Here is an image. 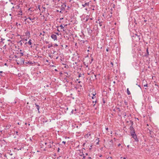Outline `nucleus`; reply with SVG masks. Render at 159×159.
<instances>
[{
	"label": "nucleus",
	"mask_w": 159,
	"mask_h": 159,
	"mask_svg": "<svg viewBox=\"0 0 159 159\" xmlns=\"http://www.w3.org/2000/svg\"><path fill=\"white\" fill-rule=\"evenodd\" d=\"M130 122H131L132 124V125L133 123V122L131 120L130 121ZM129 129L130 130V134L131 135L135 134L134 129L133 127L132 126V125H131L130 126Z\"/></svg>",
	"instance_id": "1"
},
{
	"label": "nucleus",
	"mask_w": 159,
	"mask_h": 159,
	"mask_svg": "<svg viewBox=\"0 0 159 159\" xmlns=\"http://www.w3.org/2000/svg\"><path fill=\"white\" fill-rule=\"evenodd\" d=\"M91 135L92 133L90 132H89L85 136V138H89V140H90L92 139Z\"/></svg>",
	"instance_id": "2"
},
{
	"label": "nucleus",
	"mask_w": 159,
	"mask_h": 159,
	"mask_svg": "<svg viewBox=\"0 0 159 159\" xmlns=\"http://www.w3.org/2000/svg\"><path fill=\"white\" fill-rule=\"evenodd\" d=\"M131 136H132V138L134 139L135 140V141H136L137 142H139V139L137 138V135L135 134L133 135H131Z\"/></svg>",
	"instance_id": "3"
},
{
	"label": "nucleus",
	"mask_w": 159,
	"mask_h": 159,
	"mask_svg": "<svg viewBox=\"0 0 159 159\" xmlns=\"http://www.w3.org/2000/svg\"><path fill=\"white\" fill-rule=\"evenodd\" d=\"M99 139L98 138H97L94 141V144H95L96 145H99Z\"/></svg>",
	"instance_id": "4"
},
{
	"label": "nucleus",
	"mask_w": 159,
	"mask_h": 159,
	"mask_svg": "<svg viewBox=\"0 0 159 159\" xmlns=\"http://www.w3.org/2000/svg\"><path fill=\"white\" fill-rule=\"evenodd\" d=\"M51 38L54 40H57V36L56 35L54 34H52L51 35Z\"/></svg>",
	"instance_id": "5"
},
{
	"label": "nucleus",
	"mask_w": 159,
	"mask_h": 159,
	"mask_svg": "<svg viewBox=\"0 0 159 159\" xmlns=\"http://www.w3.org/2000/svg\"><path fill=\"white\" fill-rule=\"evenodd\" d=\"M66 7V3H63L61 5V9L62 10H64L65 9Z\"/></svg>",
	"instance_id": "6"
},
{
	"label": "nucleus",
	"mask_w": 159,
	"mask_h": 159,
	"mask_svg": "<svg viewBox=\"0 0 159 159\" xmlns=\"http://www.w3.org/2000/svg\"><path fill=\"white\" fill-rule=\"evenodd\" d=\"M135 38L137 40L139 41L140 39V36L136 34H135Z\"/></svg>",
	"instance_id": "7"
},
{
	"label": "nucleus",
	"mask_w": 159,
	"mask_h": 159,
	"mask_svg": "<svg viewBox=\"0 0 159 159\" xmlns=\"http://www.w3.org/2000/svg\"><path fill=\"white\" fill-rule=\"evenodd\" d=\"M84 65L86 66V67H88L89 64V62L84 61Z\"/></svg>",
	"instance_id": "8"
},
{
	"label": "nucleus",
	"mask_w": 159,
	"mask_h": 159,
	"mask_svg": "<svg viewBox=\"0 0 159 159\" xmlns=\"http://www.w3.org/2000/svg\"><path fill=\"white\" fill-rule=\"evenodd\" d=\"M35 106L36 107V108L38 110V112L39 113H40V112L39 111V108H40V107L39 106V105H38V104H37L35 103Z\"/></svg>",
	"instance_id": "9"
},
{
	"label": "nucleus",
	"mask_w": 159,
	"mask_h": 159,
	"mask_svg": "<svg viewBox=\"0 0 159 159\" xmlns=\"http://www.w3.org/2000/svg\"><path fill=\"white\" fill-rule=\"evenodd\" d=\"M87 30H88V33L89 34H92L93 31L90 28H87Z\"/></svg>",
	"instance_id": "10"
},
{
	"label": "nucleus",
	"mask_w": 159,
	"mask_h": 159,
	"mask_svg": "<svg viewBox=\"0 0 159 159\" xmlns=\"http://www.w3.org/2000/svg\"><path fill=\"white\" fill-rule=\"evenodd\" d=\"M83 19L84 20L85 19L86 21H87L89 19V16L87 15Z\"/></svg>",
	"instance_id": "11"
},
{
	"label": "nucleus",
	"mask_w": 159,
	"mask_h": 159,
	"mask_svg": "<svg viewBox=\"0 0 159 159\" xmlns=\"http://www.w3.org/2000/svg\"><path fill=\"white\" fill-rule=\"evenodd\" d=\"M0 73H2V74L0 75L2 76H4L5 75H6L5 73H3L2 71H0Z\"/></svg>",
	"instance_id": "12"
},
{
	"label": "nucleus",
	"mask_w": 159,
	"mask_h": 159,
	"mask_svg": "<svg viewBox=\"0 0 159 159\" xmlns=\"http://www.w3.org/2000/svg\"><path fill=\"white\" fill-rule=\"evenodd\" d=\"M88 60H89V64H90L93 61V58L92 57L91 61H90V59L89 58Z\"/></svg>",
	"instance_id": "13"
},
{
	"label": "nucleus",
	"mask_w": 159,
	"mask_h": 159,
	"mask_svg": "<svg viewBox=\"0 0 159 159\" xmlns=\"http://www.w3.org/2000/svg\"><path fill=\"white\" fill-rule=\"evenodd\" d=\"M31 150V152H33V153H35V152H40V151L38 150Z\"/></svg>",
	"instance_id": "14"
},
{
	"label": "nucleus",
	"mask_w": 159,
	"mask_h": 159,
	"mask_svg": "<svg viewBox=\"0 0 159 159\" xmlns=\"http://www.w3.org/2000/svg\"><path fill=\"white\" fill-rule=\"evenodd\" d=\"M11 126V125L10 124H8L7 125L6 127L7 129H9L10 128Z\"/></svg>",
	"instance_id": "15"
},
{
	"label": "nucleus",
	"mask_w": 159,
	"mask_h": 159,
	"mask_svg": "<svg viewBox=\"0 0 159 159\" xmlns=\"http://www.w3.org/2000/svg\"><path fill=\"white\" fill-rule=\"evenodd\" d=\"M89 2L85 3L84 4H83L82 6L83 7H84L86 6H89Z\"/></svg>",
	"instance_id": "16"
},
{
	"label": "nucleus",
	"mask_w": 159,
	"mask_h": 159,
	"mask_svg": "<svg viewBox=\"0 0 159 159\" xmlns=\"http://www.w3.org/2000/svg\"><path fill=\"white\" fill-rule=\"evenodd\" d=\"M25 34L26 36H30V33L29 32L27 31L25 33Z\"/></svg>",
	"instance_id": "17"
},
{
	"label": "nucleus",
	"mask_w": 159,
	"mask_h": 159,
	"mask_svg": "<svg viewBox=\"0 0 159 159\" xmlns=\"http://www.w3.org/2000/svg\"><path fill=\"white\" fill-rule=\"evenodd\" d=\"M79 155L81 156H83V158L82 159H84L85 158V156H84V154L82 152V153H81Z\"/></svg>",
	"instance_id": "18"
},
{
	"label": "nucleus",
	"mask_w": 159,
	"mask_h": 159,
	"mask_svg": "<svg viewBox=\"0 0 159 159\" xmlns=\"http://www.w3.org/2000/svg\"><path fill=\"white\" fill-rule=\"evenodd\" d=\"M20 54L21 55L20 57H21V56H22L24 55L23 52H22V50H20Z\"/></svg>",
	"instance_id": "19"
},
{
	"label": "nucleus",
	"mask_w": 159,
	"mask_h": 159,
	"mask_svg": "<svg viewBox=\"0 0 159 159\" xmlns=\"http://www.w3.org/2000/svg\"><path fill=\"white\" fill-rule=\"evenodd\" d=\"M127 92L128 95H129L131 93L129 90V89L127 88Z\"/></svg>",
	"instance_id": "20"
},
{
	"label": "nucleus",
	"mask_w": 159,
	"mask_h": 159,
	"mask_svg": "<svg viewBox=\"0 0 159 159\" xmlns=\"http://www.w3.org/2000/svg\"><path fill=\"white\" fill-rule=\"evenodd\" d=\"M28 43L29 44V45H31L32 44V43H31V39H30L28 42Z\"/></svg>",
	"instance_id": "21"
},
{
	"label": "nucleus",
	"mask_w": 159,
	"mask_h": 159,
	"mask_svg": "<svg viewBox=\"0 0 159 159\" xmlns=\"http://www.w3.org/2000/svg\"><path fill=\"white\" fill-rule=\"evenodd\" d=\"M76 111V109H75V110H72L71 112L72 114H75L76 113V112H75Z\"/></svg>",
	"instance_id": "22"
},
{
	"label": "nucleus",
	"mask_w": 159,
	"mask_h": 159,
	"mask_svg": "<svg viewBox=\"0 0 159 159\" xmlns=\"http://www.w3.org/2000/svg\"><path fill=\"white\" fill-rule=\"evenodd\" d=\"M28 19H29L30 20H31V21H32V20H34L35 19V18H31L30 17H28Z\"/></svg>",
	"instance_id": "23"
},
{
	"label": "nucleus",
	"mask_w": 159,
	"mask_h": 159,
	"mask_svg": "<svg viewBox=\"0 0 159 159\" xmlns=\"http://www.w3.org/2000/svg\"><path fill=\"white\" fill-rule=\"evenodd\" d=\"M111 14L109 15V17L111 18L112 16V13L111 12H110Z\"/></svg>",
	"instance_id": "24"
},
{
	"label": "nucleus",
	"mask_w": 159,
	"mask_h": 159,
	"mask_svg": "<svg viewBox=\"0 0 159 159\" xmlns=\"http://www.w3.org/2000/svg\"><path fill=\"white\" fill-rule=\"evenodd\" d=\"M52 46V44H51V45L49 44L48 45V48H51Z\"/></svg>",
	"instance_id": "25"
},
{
	"label": "nucleus",
	"mask_w": 159,
	"mask_h": 159,
	"mask_svg": "<svg viewBox=\"0 0 159 159\" xmlns=\"http://www.w3.org/2000/svg\"><path fill=\"white\" fill-rule=\"evenodd\" d=\"M60 27L61 28V29H64V27L62 26V25H61L60 26Z\"/></svg>",
	"instance_id": "26"
},
{
	"label": "nucleus",
	"mask_w": 159,
	"mask_h": 159,
	"mask_svg": "<svg viewBox=\"0 0 159 159\" xmlns=\"http://www.w3.org/2000/svg\"><path fill=\"white\" fill-rule=\"evenodd\" d=\"M81 42H82V43H85V42H87V40L84 41L83 40H81Z\"/></svg>",
	"instance_id": "27"
},
{
	"label": "nucleus",
	"mask_w": 159,
	"mask_h": 159,
	"mask_svg": "<svg viewBox=\"0 0 159 159\" xmlns=\"http://www.w3.org/2000/svg\"><path fill=\"white\" fill-rule=\"evenodd\" d=\"M43 34H42V33H40V34L39 35V36H41V35H42V34H43V36H44V33H45V32H44V31H43Z\"/></svg>",
	"instance_id": "28"
},
{
	"label": "nucleus",
	"mask_w": 159,
	"mask_h": 159,
	"mask_svg": "<svg viewBox=\"0 0 159 159\" xmlns=\"http://www.w3.org/2000/svg\"><path fill=\"white\" fill-rule=\"evenodd\" d=\"M31 8H29V9L28 10H29V11H31V12H32L33 11H34V10H31Z\"/></svg>",
	"instance_id": "29"
},
{
	"label": "nucleus",
	"mask_w": 159,
	"mask_h": 159,
	"mask_svg": "<svg viewBox=\"0 0 159 159\" xmlns=\"http://www.w3.org/2000/svg\"><path fill=\"white\" fill-rule=\"evenodd\" d=\"M102 22H99V24L100 26H101L102 25Z\"/></svg>",
	"instance_id": "30"
},
{
	"label": "nucleus",
	"mask_w": 159,
	"mask_h": 159,
	"mask_svg": "<svg viewBox=\"0 0 159 159\" xmlns=\"http://www.w3.org/2000/svg\"><path fill=\"white\" fill-rule=\"evenodd\" d=\"M18 43H20V45L21 46L22 45V43L21 42V41H19L18 42Z\"/></svg>",
	"instance_id": "31"
},
{
	"label": "nucleus",
	"mask_w": 159,
	"mask_h": 159,
	"mask_svg": "<svg viewBox=\"0 0 159 159\" xmlns=\"http://www.w3.org/2000/svg\"><path fill=\"white\" fill-rule=\"evenodd\" d=\"M53 45L54 47H57L58 46V45L56 43L54 44Z\"/></svg>",
	"instance_id": "32"
},
{
	"label": "nucleus",
	"mask_w": 159,
	"mask_h": 159,
	"mask_svg": "<svg viewBox=\"0 0 159 159\" xmlns=\"http://www.w3.org/2000/svg\"><path fill=\"white\" fill-rule=\"evenodd\" d=\"M49 57L51 58H52V56L51 54H49Z\"/></svg>",
	"instance_id": "33"
},
{
	"label": "nucleus",
	"mask_w": 159,
	"mask_h": 159,
	"mask_svg": "<svg viewBox=\"0 0 159 159\" xmlns=\"http://www.w3.org/2000/svg\"><path fill=\"white\" fill-rule=\"evenodd\" d=\"M144 87H148V84H144Z\"/></svg>",
	"instance_id": "34"
},
{
	"label": "nucleus",
	"mask_w": 159,
	"mask_h": 159,
	"mask_svg": "<svg viewBox=\"0 0 159 159\" xmlns=\"http://www.w3.org/2000/svg\"><path fill=\"white\" fill-rule=\"evenodd\" d=\"M124 103L125 105H127V102L126 101H124Z\"/></svg>",
	"instance_id": "35"
},
{
	"label": "nucleus",
	"mask_w": 159,
	"mask_h": 159,
	"mask_svg": "<svg viewBox=\"0 0 159 159\" xmlns=\"http://www.w3.org/2000/svg\"><path fill=\"white\" fill-rule=\"evenodd\" d=\"M38 8L39 9V11H41L40 8V5L38 6Z\"/></svg>",
	"instance_id": "36"
},
{
	"label": "nucleus",
	"mask_w": 159,
	"mask_h": 159,
	"mask_svg": "<svg viewBox=\"0 0 159 159\" xmlns=\"http://www.w3.org/2000/svg\"><path fill=\"white\" fill-rule=\"evenodd\" d=\"M111 65L112 66H113V63L112 62H111Z\"/></svg>",
	"instance_id": "37"
},
{
	"label": "nucleus",
	"mask_w": 159,
	"mask_h": 159,
	"mask_svg": "<svg viewBox=\"0 0 159 159\" xmlns=\"http://www.w3.org/2000/svg\"><path fill=\"white\" fill-rule=\"evenodd\" d=\"M109 48H107L106 49V51H107V52H108V51H109Z\"/></svg>",
	"instance_id": "38"
},
{
	"label": "nucleus",
	"mask_w": 159,
	"mask_h": 159,
	"mask_svg": "<svg viewBox=\"0 0 159 159\" xmlns=\"http://www.w3.org/2000/svg\"><path fill=\"white\" fill-rule=\"evenodd\" d=\"M109 158H110L111 159H112V157H108V158H107V159H108Z\"/></svg>",
	"instance_id": "39"
},
{
	"label": "nucleus",
	"mask_w": 159,
	"mask_h": 159,
	"mask_svg": "<svg viewBox=\"0 0 159 159\" xmlns=\"http://www.w3.org/2000/svg\"><path fill=\"white\" fill-rule=\"evenodd\" d=\"M105 129L107 130H108V127H106Z\"/></svg>",
	"instance_id": "40"
},
{
	"label": "nucleus",
	"mask_w": 159,
	"mask_h": 159,
	"mask_svg": "<svg viewBox=\"0 0 159 159\" xmlns=\"http://www.w3.org/2000/svg\"><path fill=\"white\" fill-rule=\"evenodd\" d=\"M4 39H3L2 38L1 39V42H2L3 40H4Z\"/></svg>",
	"instance_id": "41"
},
{
	"label": "nucleus",
	"mask_w": 159,
	"mask_h": 159,
	"mask_svg": "<svg viewBox=\"0 0 159 159\" xmlns=\"http://www.w3.org/2000/svg\"><path fill=\"white\" fill-rule=\"evenodd\" d=\"M28 63H29V64H32V62L30 61H28Z\"/></svg>",
	"instance_id": "42"
},
{
	"label": "nucleus",
	"mask_w": 159,
	"mask_h": 159,
	"mask_svg": "<svg viewBox=\"0 0 159 159\" xmlns=\"http://www.w3.org/2000/svg\"><path fill=\"white\" fill-rule=\"evenodd\" d=\"M16 134L17 135H18V132L17 131H16Z\"/></svg>",
	"instance_id": "43"
},
{
	"label": "nucleus",
	"mask_w": 159,
	"mask_h": 159,
	"mask_svg": "<svg viewBox=\"0 0 159 159\" xmlns=\"http://www.w3.org/2000/svg\"><path fill=\"white\" fill-rule=\"evenodd\" d=\"M42 8H43V9H44V11H45V7H42Z\"/></svg>",
	"instance_id": "44"
},
{
	"label": "nucleus",
	"mask_w": 159,
	"mask_h": 159,
	"mask_svg": "<svg viewBox=\"0 0 159 159\" xmlns=\"http://www.w3.org/2000/svg\"><path fill=\"white\" fill-rule=\"evenodd\" d=\"M28 19V18H26L25 19V21H26V20Z\"/></svg>",
	"instance_id": "45"
},
{
	"label": "nucleus",
	"mask_w": 159,
	"mask_h": 159,
	"mask_svg": "<svg viewBox=\"0 0 159 159\" xmlns=\"http://www.w3.org/2000/svg\"><path fill=\"white\" fill-rule=\"evenodd\" d=\"M120 146V143L118 144V146Z\"/></svg>",
	"instance_id": "46"
},
{
	"label": "nucleus",
	"mask_w": 159,
	"mask_h": 159,
	"mask_svg": "<svg viewBox=\"0 0 159 159\" xmlns=\"http://www.w3.org/2000/svg\"><path fill=\"white\" fill-rule=\"evenodd\" d=\"M46 61L47 62H48V60H46Z\"/></svg>",
	"instance_id": "47"
},
{
	"label": "nucleus",
	"mask_w": 159,
	"mask_h": 159,
	"mask_svg": "<svg viewBox=\"0 0 159 159\" xmlns=\"http://www.w3.org/2000/svg\"><path fill=\"white\" fill-rule=\"evenodd\" d=\"M62 143H64V144H65L66 143V142H65V141H63L62 142Z\"/></svg>",
	"instance_id": "48"
},
{
	"label": "nucleus",
	"mask_w": 159,
	"mask_h": 159,
	"mask_svg": "<svg viewBox=\"0 0 159 159\" xmlns=\"http://www.w3.org/2000/svg\"><path fill=\"white\" fill-rule=\"evenodd\" d=\"M147 53H148V49H147Z\"/></svg>",
	"instance_id": "49"
},
{
	"label": "nucleus",
	"mask_w": 159,
	"mask_h": 159,
	"mask_svg": "<svg viewBox=\"0 0 159 159\" xmlns=\"http://www.w3.org/2000/svg\"><path fill=\"white\" fill-rule=\"evenodd\" d=\"M112 10H112V8H111V12H112Z\"/></svg>",
	"instance_id": "50"
},
{
	"label": "nucleus",
	"mask_w": 159,
	"mask_h": 159,
	"mask_svg": "<svg viewBox=\"0 0 159 159\" xmlns=\"http://www.w3.org/2000/svg\"><path fill=\"white\" fill-rule=\"evenodd\" d=\"M113 7L114 8L115 7V4H113Z\"/></svg>",
	"instance_id": "51"
},
{
	"label": "nucleus",
	"mask_w": 159,
	"mask_h": 159,
	"mask_svg": "<svg viewBox=\"0 0 159 159\" xmlns=\"http://www.w3.org/2000/svg\"><path fill=\"white\" fill-rule=\"evenodd\" d=\"M92 145L90 146V147L89 148V149H91V148H92Z\"/></svg>",
	"instance_id": "52"
},
{
	"label": "nucleus",
	"mask_w": 159,
	"mask_h": 159,
	"mask_svg": "<svg viewBox=\"0 0 159 159\" xmlns=\"http://www.w3.org/2000/svg\"><path fill=\"white\" fill-rule=\"evenodd\" d=\"M89 20H93V18H89Z\"/></svg>",
	"instance_id": "53"
},
{
	"label": "nucleus",
	"mask_w": 159,
	"mask_h": 159,
	"mask_svg": "<svg viewBox=\"0 0 159 159\" xmlns=\"http://www.w3.org/2000/svg\"><path fill=\"white\" fill-rule=\"evenodd\" d=\"M63 19V18H60V20H62V19Z\"/></svg>",
	"instance_id": "54"
},
{
	"label": "nucleus",
	"mask_w": 159,
	"mask_h": 159,
	"mask_svg": "<svg viewBox=\"0 0 159 159\" xmlns=\"http://www.w3.org/2000/svg\"><path fill=\"white\" fill-rule=\"evenodd\" d=\"M95 97H92V98L93 99L94 98H95Z\"/></svg>",
	"instance_id": "55"
},
{
	"label": "nucleus",
	"mask_w": 159,
	"mask_h": 159,
	"mask_svg": "<svg viewBox=\"0 0 159 159\" xmlns=\"http://www.w3.org/2000/svg\"><path fill=\"white\" fill-rule=\"evenodd\" d=\"M67 8H67V9H69V8H70V7L69 6H68V7H67Z\"/></svg>",
	"instance_id": "56"
},
{
	"label": "nucleus",
	"mask_w": 159,
	"mask_h": 159,
	"mask_svg": "<svg viewBox=\"0 0 159 159\" xmlns=\"http://www.w3.org/2000/svg\"><path fill=\"white\" fill-rule=\"evenodd\" d=\"M60 150H59V149H58L57 150V152H59V151Z\"/></svg>",
	"instance_id": "57"
},
{
	"label": "nucleus",
	"mask_w": 159,
	"mask_h": 159,
	"mask_svg": "<svg viewBox=\"0 0 159 159\" xmlns=\"http://www.w3.org/2000/svg\"><path fill=\"white\" fill-rule=\"evenodd\" d=\"M67 26V24H66V25H64V26H65V27L66 26Z\"/></svg>",
	"instance_id": "58"
},
{
	"label": "nucleus",
	"mask_w": 159,
	"mask_h": 159,
	"mask_svg": "<svg viewBox=\"0 0 159 159\" xmlns=\"http://www.w3.org/2000/svg\"><path fill=\"white\" fill-rule=\"evenodd\" d=\"M22 62H23V63H24V60H22Z\"/></svg>",
	"instance_id": "59"
},
{
	"label": "nucleus",
	"mask_w": 159,
	"mask_h": 159,
	"mask_svg": "<svg viewBox=\"0 0 159 159\" xmlns=\"http://www.w3.org/2000/svg\"><path fill=\"white\" fill-rule=\"evenodd\" d=\"M138 86H139V87L141 89V87H140V85H138Z\"/></svg>",
	"instance_id": "60"
},
{
	"label": "nucleus",
	"mask_w": 159,
	"mask_h": 159,
	"mask_svg": "<svg viewBox=\"0 0 159 159\" xmlns=\"http://www.w3.org/2000/svg\"><path fill=\"white\" fill-rule=\"evenodd\" d=\"M144 21L145 22H146L147 21V20H144Z\"/></svg>",
	"instance_id": "61"
},
{
	"label": "nucleus",
	"mask_w": 159,
	"mask_h": 159,
	"mask_svg": "<svg viewBox=\"0 0 159 159\" xmlns=\"http://www.w3.org/2000/svg\"><path fill=\"white\" fill-rule=\"evenodd\" d=\"M80 75H81V74L79 75V77H80Z\"/></svg>",
	"instance_id": "62"
},
{
	"label": "nucleus",
	"mask_w": 159,
	"mask_h": 159,
	"mask_svg": "<svg viewBox=\"0 0 159 159\" xmlns=\"http://www.w3.org/2000/svg\"><path fill=\"white\" fill-rule=\"evenodd\" d=\"M80 82H81L80 81H78V82L79 83H80Z\"/></svg>",
	"instance_id": "63"
},
{
	"label": "nucleus",
	"mask_w": 159,
	"mask_h": 159,
	"mask_svg": "<svg viewBox=\"0 0 159 159\" xmlns=\"http://www.w3.org/2000/svg\"><path fill=\"white\" fill-rule=\"evenodd\" d=\"M56 34H57L58 35H59V34H58V33H56Z\"/></svg>",
	"instance_id": "64"
}]
</instances>
